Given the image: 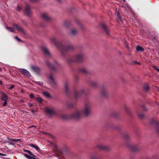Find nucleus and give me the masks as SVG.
<instances>
[{
  "mask_svg": "<svg viewBox=\"0 0 159 159\" xmlns=\"http://www.w3.org/2000/svg\"><path fill=\"white\" fill-rule=\"evenodd\" d=\"M70 116L72 118L78 120L84 117L82 110L81 109L76 110L74 112L70 115Z\"/></svg>",
  "mask_w": 159,
  "mask_h": 159,
  "instance_id": "obj_2",
  "label": "nucleus"
},
{
  "mask_svg": "<svg viewBox=\"0 0 159 159\" xmlns=\"http://www.w3.org/2000/svg\"><path fill=\"white\" fill-rule=\"evenodd\" d=\"M8 98V96L7 95L3 93V95L2 98V100L3 101H6Z\"/></svg>",
  "mask_w": 159,
  "mask_h": 159,
  "instance_id": "obj_24",
  "label": "nucleus"
},
{
  "mask_svg": "<svg viewBox=\"0 0 159 159\" xmlns=\"http://www.w3.org/2000/svg\"><path fill=\"white\" fill-rule=\"evenodd\" d=\"M32 157L31 159H37L34 157Z\"/></svg>",
  "mask_w": 159,
  "mask_h": 159,
  "instance_id": "obj_57",
  "label": "nucleus"
},
{
  "mask_svg": "<svg viewBox=\"0 0 159 159\" xmlns=\"http://www.w3.org/2000/svg\"><path fill=\"white\" fill-rule=\"evenodd\" d=\"M42 51L46 56H49L50 55V53L48 49L45 47H43L42 48Z\"/></svg>",
  "mask_w": 159,
  "mask_h": 159,
  "instance_id": "obj_10",
  "label": "nucleus"
},
{
  "mask_svg": "<svg viewBox=\"0 0 159 159\" xmlns=\"http://www.w3.org/2000/svg\"><path fill=\"white\" fill-rule=\"evenodd\" d=\"M9 139L13 142H16L18 140H20V139Z\"/></svg>",
  "mask_w": 159,
  "mask_h": 159,
  "instance_id": "obj_36",
  "label": "nucleus"
},
{
  "mask_svg": "<svg viewBox=\"0 0 159 159\" xmlns=\"http://www.w3.org/2000/svg\"><path fill=\"white\" fill-rule=\"evenodd\" d=\"M128 146L131 150L134 152L139 150V148L138 147L132 144L128 145Z\"/></svg>",
  "mask_w": 159,
  "mask_h": 159,
  "instance_id": "obj_12",
  "label": "nucleus"
},
{
  "mask_svg": "<svg viewBox=\"0 0 159 159\" xmlns=\"http://www.w3.org/2000/svg\"><path fill=\"white\" fill-rule=\"evenodd\" d=\"M15 38L18 41H21V39L20 38H18V37L17 36L15 37Z\"/></svg>",
  "mask_w": 159,
  "mask_h": 159,
  "instance_id": "obj_45",
  "label": "nucleus"
},
{
  "mask_svg": "<svg viewBox=\"0 0 159 159\" xmlns=\"http://www.w3.org/2000/svg\"><path fill=\"white\" fill-rule=\"evenodd\" d=\"M117 17H118L117 19H119V20L121 22L122 21V19H121V17L120 16V15L119 13V11H118L117 12Z\"/></svg>",
  "mask_w": 159,
  "mask_h": 159,
  "instance_id": "obj_28",
  "label": "nucleus"
},
{
  "mask_svg": "<svg viewBox=\"0 0 159 159\" xmlns=\"http://www.w3.org/2000/svg\"><path fill=\"white\" fill-rule=\"evenodd\" d=\"M43 94L44 95V96H45L46 97L49 98L50 97V94L47 92H45L43 93Z\"/></svg>",
  "mask_w": 159,
  "mask_h": 159,
  "instance_id": "obj_27",
  "label": "nucleus"
},
{
  "mask_svg": "<svg viewBox=\"0 0 159 159\" xmlns=\"http://www.w3.org/2000/svg\"><path fill=\"white\" fill-rule=\"evenodd\" d=\"M31 112H32V113L33 114H34V113H35V111H34V110H33V109H32V110H31Z\"/></svg>",
  "mask_w": 159,
  "mask_h": 159,
  "instance_id": "obj_50",
  "label": "nucleus"
},
{
  "mask_svg": "<svg viewBox=\"0 0 159 159\" xmlns=\"http://www.w3.org/2000/svg\"><path fill=\"white\" fill-rule=\"evenodd\" d=\"M84 117H87L90 115L91 112V104L89 102L85 103L82 110Z\"/></svg>",
  "mask_w": 159,
  "mask_h": 159,
  "instance_id": "obj_1",
  "label": "nucleus"
},
{
  "mask_svg": "<svg viewBox=\"0 0 159 159\" xmlns=\"http://www.w3.org/2000/svg\"><path fill=\"white\" fill-rule=\"evenodd\" d=\"M15 86L13 85H11L10 87V88H9V89L10 90H11L12 89H13L14 87Z\"/></svg>",
  "mask_w": 159,
  "mask_h": 159,
  "instance_id": "obj_43",
  "label": "nucleus"
},
{
  "mask_svg": "<svg viewBox=\"0 0 159 159\" xmlns=\"http://www.w3.org/2000/svg\"><path fill=\"white\" fill-rule=\"evenodd\" d=\"M48 78L50 80V83L53 86H56L57 84V83L55 80L52 75L50 73L48 75Z\"/></svg>",
  "mask_w": 159,
  "mask_h": 159,
  "instance_id": "obj_9",
  "label": "nucleus"
},
{
  "mask_svg": "<svg viewBox=\"0 0 159 159\" xmlns=\"http://www.w3.org/2000/svg\"><path fill=\"white\" fill-rule=\"evenodd\" d=\"M37 100L40 102L41 103L42 102V99L40 97H38L37 98Z\"/></svg>",
  "mask_w": 159,
  "mask_h": 159,
  "instance_id": "obj_38",
  "label": "nucleus"
},
{
  "mask_svg": "<svg viewBox=\"0 0 159 159\" xmlns=\"http://www.w3.org/2000/svg\"><path fill=\"white\" fill-rule=\"evenodd\" d=\"M24 155L26 158L29 159H31L32 157H30L29 155L26 154H24Z\"/></svg>",
  "mask_w": 159,
  "mask_h": 159,
  "instance_id": "obj_33",
  "label": "nucleus"
},
{
  "mask_svg": "<svg viewBox=\"0 0 159 159\" xmlns=\"http://www.w3.org/2000/svg\"><path fill=\"white\" fill-rule=\"evenodd\" d=\"M78 30L74 28L71 29L70 30V34L73 35L76 34L78 33Z\"/></svg>",
  "mask_w": 159,
  "mask_h": 159,
  "instance_id": "obj_17",
  "label": "nucleus"
},
{
  "mask_svg": "<svg viewBox=\"0 0 159 159\" xmlns=\"http://www.w3.org/2000/svg\"><path fill=\"white\" fill-rule=\"evenodd\" d=\"M143 109L144 110H147V108L146 107H143Z\"/></svg>",
  "mask_w": 159,
  "mask_h": 159,
  "instance_id": "obj_51",
  "label": "nucleus"
},
{
  "mask_svg": "<svg viewBox=\"0 0 159 159\" xmlns=\"http://www.w3.org/2000/svg\"><path fill=\"white\" fill-rule=\"evenodd\" d=\"M156 123V121L153 119H152L150 121V123L152 124L153 123Z\"/></svg>",
  "mask_w": 159,
  "mask_h": 159,
  "instance_id": "obj_42",
  "label": "nucleus"
},
{
  "mask_svg": "<svg viewBox=\"0 0 159 159\" xmlns=\"http://www.w3.org/2000/svg\"><path fill=\"white\" fill-rule=\"evenodd\" d=\"M24 151H25V152H28L30 155L32 156H33L35 157V156L34 154H32V153L29 150H25V149H24Z\"/></svg>",
  "mask_w": 159,
  "mask_h": 159,
  "instance_id": "obj_31",
  "label": "nucleus"
},
{
  "mask_svg": "<svg viewBox=\"0 0 159 159\" xmlns=\"http://www.w3.org/2000/svg\"><path fill=\"white\" fill-rule=\"evenodd\" d=\"M84 57V55L82 53H80L76 56L77 59L79 61L82 60Z\"/></svg>",
  "mask_w": 159,
  "mask_h": 159,
  "instance_id": "obj_19",
  "label": "nucleus"
},
{
  "mask_svg": "<svg viewBox=\"0 0 159 159\" xmlns=\"http://www.w3.org/2000/svg\"><path fill=\"white\" fill-rule=\"evenodd\" d=\"M136 63H137L139 65H140V63L139 62H137Z\"/></svg>",
  "mask_w": 159,
  "mask_h": 159,
  "instance_id": "obj_61",
  "label": "nucleus"
},
{
  "mask_svg": "<svg viewBox=\"0 0 159 159\" xmlns=\"http://www.w3.org/2000/svg\"><path fill=\"white\" fill-rule=\"evenodd\" d=\"M61 117L63 118H66V116L62 115L61 116Z\"/></svg>",
  "mask_w": 159,
  "mask_h": 159,
  "instance_id": "obj_49",
  "label": "nucleus"
},
{
  "mask_svg": "<svg viewBox=\"0 0 159 159\" xmlns=\"http://www.w3.org/2000/svg\"><path fill=\"white\" fill-rule=\"evenodd\" d=\"M80 71L83 74H86L88 72V70L85 68H80Z\"/></svg>",
  "mask_w": 159,
  "mask_h": 159,
  "instance_id": "obj_21",
  "label": "nucleus"
},
{
  "mask_svg": "<svg viewBox=\"0 0 159 159\" xmlns=\"http://www.w3.org/2000/svg\"><path fill=\"white\" fill-rule=\"evenodd\" d=\"M152 67L154 70H157V71L158 72H159V69L157 68L154 66H153Z\"/></svg>",
  "mask_w": 159,
  "mask_h": 159,
  "instance_id": "obj_41",
  "label": "nucleus"
},
{
  "mask_svg": "<svg viewBox=\"0 0 159 159\" xmlns=\"http://www.w3.org/2000/svg\"><path fill=\"white\" fill-rule=\"evenodd\" d=\"M97 147L100 150L104 149L106 150H108L110 149L108 147L101 144H99L98 145Z\"/></svg>",
  "mask_w": 159,
  "mask_h": 159,
  "instance_id": "obj_15",
  "label": "nucleus"
},
{
  "mask_svg": "<svg viewBox=\"0 0 159 159\" xmlns=\"http://www.w3.org/2000/svg\"><path fill=\"white\" fill-rule=\"evenodd\" d=\"M30 1L33 2H36L38 1V0H30Z\"/></svg>",
  "mask_w": 159,
  "mask_h": 159,
  "instance_id": "obj_58",
  "label": "nucleus"
},
{
  "mask_svg": "<svg viewBox=\"0 0 159 159\" xmlns=\"http://www.w3.org/2000/svg\"><path fill=\"white\" fill-rule=\"evenodd\" d=\"M6 28L7 30H8L10 32H13V33H15V31L14 30V28H11V27H8L6 26Z\"/></svg>",
  "mask_w": 159,
  "mask_h": 159,
  "instance_id": "obj_25",
  "label": "nucleus"
},
{
  "mask_svg": "<svg viewBox=\"0 0 159 159\" xmlns=\"http://www.w3.org/2000/svg\"><path fill=\"white\" fill-rule=\"evenodd\" d=\"M130 8V7L129 6H126V7H125L126 9L128 8L129 9Z\"/></svg>",
  "mask_w": 159,
  "mask_h": 159,
  "instance_id": "obj_55",
  "label": "nucleus"
},
{
  "mask_svg": "<svg viewBox=\"0 0 159 159\" xmlns=\"http://www.w3.org/2000/svg\"><path fill=\"white\" fill-rule=\"evenodd\" d=\"M7 104V102L6 101H5V102L3 103V105L5 106Z\"/></svg>",
  "mask_w": 159,
  "mask_h": 159,
  "instance_id": "obj_46",
  "label": "nucleus"
},
{
  "mask_svg": "<svg viewBox=\"0 0 159 159\" xmlns=\"http://www.w3.org/2000/svg\"><path fill=\"white\" fill-rule=\"evenodd\" d=\"M139 116L141 118H143L144 116V115L143 113L139 114Z\"/></svg>",
  "mask_w": 159,
  "mask_h": 159,
  "instance_id": "obj_39",
  "label": "nucleus"
},
{
  "mask_svg": "<svg viewBox=\"0 0 159 159\" xmlns=\"http://www.w3.org/2000/svg\"><path fill=\"white\" fill-rule=\"evenodd\" d=\"M45 110L48 115L50 117L56 113L55 111L53 108H47Z\"/></svg>",
  "mask_w": 159,
  "mask_h": 159,
  "instance_id": "obj_6",
  "label": "nucleus"
},
{
  "mask_svg": "<svg viewBox=\"0 0 159 159\" xmlns=\"http://www.w3.org/2000/svg\"><path fill=\"white\" fill-rule=\"evenodd\" d=\"M155 87L157 89V90L158 91H159V88H158V87H157V86H155Z\"/></svg>",
  "mask_w": 159,
  "mask_h": 159,
  "instance_id": "obj_54",
  "label": "nucleus"
},
{
  "mask_svg": "<svg viewBox=\"0 0 159 159\" xmlns=\"http://www.w3.org/2000/svg\"><path fill=\"white\" fill-rule=\"evenodd\" d=\"M136 49L137 51H143L144 50L143 48L139 46H138L136 47Z\"/></svg>",
  "mask_w": 159,
  "mask_h": 159,
  "instance_id": "obj_26",
  "label": "nucleus"
},
{
  "mask_svg": "<svg viewBox=\"0 0 159 159\" xmlns=\"http://www.w3.org/2000/svg\"><path fill=\"white\" fill-rule=\"evenodd\" d=\"M29 105L31 106V107H32L33 106V104L31 103H29Z\"/></svg>",
  "mask_w": 159,
  "mask_h": 159,
  "instance_id": "obj_56",
  "label": "nucleus"
},
{
  "mask_svg": "<svg viewBox=\"0 0 159 159\" xmlns=\"http://www.w3.org/2000/svg\"><path fill=\"white\" fill-rule=\"evenodd\" d=\"M66 91L67 92L68 90L70 84L68 82H66L64 84Z\"/></svg>",
  "mask_w": 159,
  "mask_h": 159,
  "instance_id": "obj_23",
  "label": "nucleus"
},
{
  "mask_svg": "<svg viewBox=\"0 0 159 159\" xmlns=\"http://www.w3.org/2000/svg\"><path fill=\"white\" fill-rule=\"evenodd\" d=\"M125 7V6H122V7Z\"/></svg>",
  "mask_w": 159,
  "mask_h": 159,
  "instance_id": "obj_62",
  "label": "nucleus"
},
{
  "mask_svg": "<svg viewBox=\"0 0 159 159\" xmlns=\"http://www.w3.org/2000/svg\"><path fill=\"white\" fill-rule=\"evenodd\" d=\"M124 1H125V0H123Z\"/></svg>",
  "mask_w": 159,
  "mask_h": 159,
  "instance_id": "obj_63",
  "label": "nucleus"
},
{
  "mask_svg": "<svg viewBox=\"0 0 159 159\" xmlns=\"http://www.w3.org/2000/svg\"><path fill=\"white\" fill-rule=\"evenodd\" d=\"M25 13L26 15L28 16H30L31 13L30 7L28 5H26Z\"/></svg>",
  "mask_w": 159,
  "mask_h": 159,
  "instance_id": "obj_13",
  "label": "nucleus"
},
{
  "mask_svg": "<svg viewBox=\"0 0 159 159\" xmlns=\"http://www.w3.org/2000/svg\"><path fill=\"white\" fill-rule=\"evenodd\" d=\"M0 84L1 85H2V82L1 80H0Z\"/></svg>",
  "mask_w": 159,
  "mask_h": 159,
  "instance_id": "obj_60",
  "label": "nucleus"
},
{
  "mask_svg": "<svg viewBox=\"0 0 159 159\" xmlns=\"http://www.w3.org/2000/svg\"><path fill=\"white\" fill-rule=\"evenodd\" d=\"M46 64L47 66L49 67L52 70H55L56 68L51 64L48 61H46Z\"/></svg>",
  "mask_w": 159,
  "mask_h": 159,
  "instance_id": "obj_16",
  "label": "nucleus"
},
{
  "mask_svg": "<svg viewBox=\"0 0 159 159\" xmlns=\"http://www.w3.org/2000/svg\"><path fill=\"white\" fill-rule=\"evenodd\" d=\"M19 71L21 73L26 76L28 77H30L31 76V75L29 72L25 69H19Z\"/></svg>",
  "mask_w": 159,
  "mask_h": 159,
  "instance_id": "obj_8",
  "label": "nucleus"
},
{
  "mask_svg": "<svg viewBox=\"0 0 159 159\" xmlns=\"http://www.w3.org/2000/svg\"><path fill=\"white\" fill-rule=\"evenodd\" d=\"M143 89L145 91H148L149 89V86L148 84H144L143 85Z\"/></svg>",
  "mask_w": 159,
  "mask_h": 159,
  "instance_id": "obj_18",
  "label": "nucleus"
},
{
  "mask_svg": "<svg viewBox=\"0 0 159 159\" xmlns=\"http://www.w3.org/2000/svg\"><path fill=\"white\" fill-rule=\"evenodd\" d=\"M30 96L31 98H34V96L33 94H30Z\"/></svg>",
  "mask_w": 159,
  "mask_h": 159,
  "instance_id": "obj_47",
  "label": "nucleus"
},
{
  "mask_svg": "<svg viewBox=\"0 0 159 159\" xmlns=\"http://www.w3.org/2000/svg\"><path fill=\"white\" fill-rule=\"evenodd\" d=\"M21 22L25 25H27V23L25 20H21Z\"/></svg>",
  "mask_w": 159,
  "mask_h": 159,
  "instance_id": "obj_40",
  "label": "nucleus"
},
{
  "mask_svg": "<svg viewBox=\"0 0 159 159\" xmlns=\"http://www.w3.org/2000/svg\"><path fill=\"white\" fill-rule=\"evenodd\" d=\"M74 93L76 97L80 95H85L87 94L86 90L83 89H81L79 91L75 90L74 91Z\"/></svg>",
  "mask_w": 159,
  "mask_h": 159,
  "instance_id": "obj_4",
  "label": "nucleus"
},
{
  "mask_svg": "<svg viewBox=\"0 0 159 159\" xmlns=\"http://www.w3.org/2000/svg\"><path fill=\"white\" fill-rule=\"evenodd\" d=\"M0 155H2L3 156H6V155L3 154H2L1 153H0Z\"/></svg>",
  "mask_w": 159,
  "mask_h": 159,
  "instance_id": "obj_53",
  "label": "nucleus"
},
{
  "mask_svg": "<svg viewBox=\"0 0 159 159\" xmlns=\"http://www.w3.org/2000/svg\"><path fill=\"white\" fill-rule=\"evenodd\" d=\"M156 132L157 134H159V128H156Z\"/></svg>",
  "mask_w": 159,
  "mask_h": 159,
  "instance_id": "obj_44",
  "label": "nucleus"
},
{
  "mask_svg": "<svg viewBox=\"0 0 159 159\" xmlns=\"http://www.w3.org/2000/svg\"><path fill=\"white\" fill-rule=\"evenodd\" d=\"M50 40L56 46H58V44H59V42L56 39L55 37H51L50 38Z\"/></svg>",
  "mask_w": 159,
  "mask_h": 159,
  "instance_id": "obj_14",
  "label": "nucleus"
},
{
  "mask_svg": "<svg viewBox=\"0 0 159 159\" xmlns=\"http://www.w3.org/2000/svg\"><path fill=\"white\" fill-rule=\"evenodd\" d=\"M22 92H23V91L22 90L21 91Z\"/></svg>",
  "mask_w": 159,
  "mask_h": 159,
  "instance_id": "obj_64",
  "label": "nucleus"
},
{
  "mask_svg": "<svg viewBox=\"0 0 159 159\" xmlns=\"http://www.w3.org/2000/svg\"><path fill=\"white\" fill-rule=\"evenodd\" d=\"M125 110L126 111V112L128 113H131V111L130 110L127 108V107H125Z\"/></svg>",
  "mask_w": 159,
  "mask_h": 159,
  "instance_id": "obj_34",
  "label": "nucleus"
},
{
  "mask_svg": "<svg viewBox=\"0 0 159 159\" xmlns=\"http://www.w3.org/2000/svg\"><path fill=\"white\" fill-rule=\"evenodd\" d=\"M35 127V128H36V126H34V125H32V126H30V127H29L28 128H32V127Z\"/></svg>",
  "mask_w": 159,
  "mask_h": 159,
  "instance_id": "obj_52",
  "label": "nucleus"
},
{
  "mask_svg": "<svg viewBox=\"0 0 159 159\" xmlns=\"http://www.w3.org/2000/svg\"><path fill=\"white\" fill-rule=\"evenodd\" d=\"M98 83L95 81H92L90 83V86L93 88H95L98 85Z\"/></svg>",
  "mask_w": 159,
  "mask_h": 159,
  "instance_id": "obj_20",
  "label": "nucleus"
},
{
  "mask_svg": "<svg viewBox=\"0 0 159 159\" xmlns=\"http://www.w3.org/2000/svg\"><path fill=\"white\" fill-rule=\"evenodd\" d=\"M9 144L12 145L13 146H14L15 145V144L14 143H13L12 142H9Z\"/></svg>",
  "mask_w": 159,
  "mask_h": 159,
  "instance_id": "obj_48",
  "label": "nucleus"
},
{
  "mask_svg": "<svg viewBox=\"0 0 159 159\" xmlns=\"http://www.w3.org/2000/svg\"><path fill=\"white\" fill-rule=\"evenodd\" d=\"M57 2H61V0H56Z\"/></svg>",
  "mask_w": 159,
  "mask_h": 159,
  "instance_id": "obj_59",
  "label": "nucleus"
},
{
  "mask_svg": "<svg viewBox=\"0 0 159 159\" xmlns=\"http://www.w3.org/2000/svg\"><path fill=\"white\" fill-rule=\"evenodd\" d=\"M124 137L125 139L126 140H128L130 139L129 136V135L126 134H124Z\"/></svg>",
  "mask_w": 159,
  "mask_h": 159,
  "instance_id": "obj_29",
  "label": "nucleus"
},
{
  "mask_svg": "<svg viewBox=\"0 0 159 159\" xmlns=\"http://www.w3.org/2000/svg\"><path fill=\"white\" fill-rule=\"evenodd\" d=\"M101 27L104 30H105L106 33L108 34L109 31L107 29V26L104 24H102L101 25Z\"/></svg>",
  "mask_w": 159,
  "mask_h": 159,
  "instance_id": "obj_22",
  "label": "nucleus"
},
{
  "mask_svg": "<svg viewBox=\"0 0 159 159\" xmlns=\"http://www.w3.org/2000/svg\"><path fill=\"white\" fill-rule=\"evenodd\" d=\"M30 145L32 147L35 148L37 150H39V148L37 146L33 144H30Z\"/></svg>",
  "mask_w": 159,
  "mask_h": 159,
  "instance_id": "obj_30",
  "label": "nucleus"
},
{
  "mask_svg": "<svg viewBox=\"0 0 159 159\" xmlns=\"http://www.w3.org/2000/svg\"><path fill=\"white\" fill-rule=\"evenodd\" d=\"M22 7L19 5H18L17 6V10L20 11Z\"/></svg>",
  "mask_w": 159,
  "mask_h": 159,
  "instance_id": "obj_37",
  "label": "nucleus"
},
{
  "mask_svg": "<svg viewBox=\"0 0 159 159\" xmlns=\"http://www.w3.org/2000/svg\"><path fill=\"white\" fill-rule=\"evenodd\" d=\"M74 48L73 46L72 45H70L68 46L67 49H73Z\"/></svg>",
  "mask_w": 159,
  "mask_h": 159,
  "instance_id": "obj_35",
  "label": "nucleus"
},
{
  "mask_svg": "<svg viewBox=\"0 0 159 159\" xmlns=\"http://www.w3.org/2000/svg\"><path fill=\"white\" fill-rule=\"evenodd\" d=\"M70 25L69 22L68 21H66L64 23V25L65 27H67Z\"/></svg>",
  "mask_w": 159,
  "mask_h": 159,
  "instance_id": "obj_32",
  "label": "nucleus"
},
{
  "mask_svg": "<svg viewBox=\"0 0 159 159\" xmlns=\"http://www.w3.org/2000/svg\"><path fill=\"white\" fill-rule=\"evenodd\" d=\"M41 17L45 21L49 22L51 21V17L48 15L47 13L43 12L41 14Z\"/></svg>",
  "mask_w": 159,
  "mask_h": 159,
  "instance_id": "obj_3",
  "label": "nucleus"
},
{
  "mask_svg": "<svg viewBox=\"0 0 159 159\" xmlns=\"http://www.w3.org/2000/svg\"><path fill=\"white\" fill-rule=\"evenodd\" d=\"M31 68L32 71L36 73L37 74L39 75L40 74L41 69L39 67L35 66H31Z\"/></svg>",
  "mask_w": 159,
  "mask_h": 159,
  "instance_id": "obj_5",
  "label": "nucleus"
},
{
  "mask_svg": "<svg viewBox=\"0 0 159 159\" xmlns=\"http://www.w3.org/2000/svg\"><path fill=\"white\" fill-rule=\"evenodd\" d=\"M101 95L103 97H107L108 96V92L106 89H102L101 91Z\"/></svg>",
  "mask_w": 159,
  "mask_h": 159,
  "instance_id": "obj_11",
  "label": "nucleus"
},
{
  "mask_svg": "<svg viewBox=\"0 0 159 159\" xmlns=\"http://www.w3.org/2000/svg\"><path fill=\"white\" fill-rule=\"evenodd\" d=\"M13 26L14 27L16 28L17 30L19 32H21L22 33L24 34H26V32L24 29L20 26L16 24H14L13 25Z\"/></svg>",
  "mask_w": 159,
  "mask_h": 159,
  "instance_id": "obj_7",
  "label": "nucleus"
}]
</instances>
